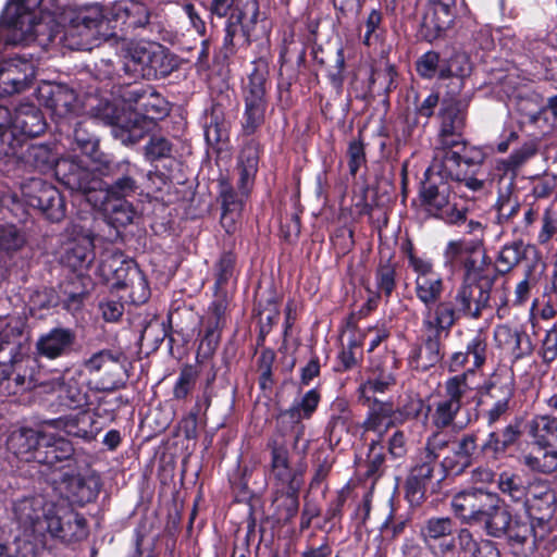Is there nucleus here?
Wrapping results in <instances>:
<instances>
[{
    "label": "nucleus",
    "mask_w": 557,
    "mask_h": 557,
    "mask_svg": "<svg viewBox=\"0 0 557 557\" xmlns=\"http://www.w3.org/2000/svg\"><path fill=\"white\" fill-rule=\"evenodd\" d=\"M478 437L468 433L451 443L450 453L443 458L441 466L445 473L461 474L472 463V457L478 448Z\"/></svg>",
    "instance_id": "obj_22"
},
{
    "label": "nucleus",
    "mask_w": 557,
    "mask_h": 557,
    "mask_svg": "<svg viewBox=\"0 0 557 557\" xmlns=\"http://www.w3.org/2000/svg\"><path fill=\"white\" fill-rule=\"evenodd\" d=\"M270 449V475L278 488L290 487L299 490L301 485V471L294 468L285 440L271 437L267 444Z\"/></svg>",
    "instance_id": "obj_14"
},
{
    "label": "nucleus",
    "mask_w": 557,
    "mask_h": 557,
    "mask_svg": "<svg viewBox=\"0 0 557 557\" xmlns=\"http://www.w3.org/2000/svg\"><path fill=\"white\" fill-rule=\"evenodd\" d=\"M505 517L504 525L498 533L487 535L496 539L505 536L512 547L527 546L523 554L528 555L530 553L532 532L534 531L533 521H531L529 517L524 519L518 516L511 517L510 512L506 508Z\"/></svg>",
    "instance_id": "obj_26"
},
{
    "label": "nucleus",
    "mask_w": 557,
    "mask_h": 557,
    "mask_svg": "<svg viewBox=\"0 0 557 557\" xmlns=\"http://www.w3.org/2000/svg\"><path fill=\"white\" fill-rule=\"evenodd\" d=\"M57 426L62 428L69 435L92 441L99 434L101 428L97 416L90 411H81L57 420Z\"/></svg>",
    "instance_id": "obj_30"
},
{
    "label": "nucleus",
    "mask_w": 557,
    "mask_h": 557,
    "mask_svg": "<svg viewBox=\"0 0 557 557\" xmlns=\"http://www.w3.org/2000/svg\"><path fill=\"white\" fill-rule=\"evenodd\" d=\"M41 435L42 432L27 428L13 431L7 442L8 449L22 461L36 462Z\"/></svg>",
    "instance_id": "obj_29"
},
{
    "label": "nucleus",
    "mask_w": 557,
    "mask_h": 557,
    "mask_svg": "<svg viewBox=\"0 0 557 557\" xmlns=\"http://www.w3.org/2000/svg\"><path fill=\"white\" fill-rule=\"evenodd\" d=\"M466 352L472 357V370L481 368L486 361L487 354V337L482 331L476 334L467 343Z\"/></svg>",
    "instance_id": "obj_57"
},
{
    "label": "nucleus",
    "mask_w": 557,
    "mask_h": 557,
    "mask_svg": "<svg viewBox=\"0 0 557 557\" xmlns=\"http://www.w3.org/2000/svg\"><path fill=\"white\" fill-rule=\"evenodd\" d=\"M364 405H368L369 411L362 428L366 432H373L381 438L393 425V405L388 401L379 400L366 403Z\"/></svg>",
    "instance_id": "obj_34"
},
{
    "label": "nucleus",
    "mask_w": 557,
    "mask_h": 557,
    "mask_svg": "<svg viewBox=\"0 0 557 557\" xmlns=\"http://www.w3.org/2000/svg\"><path fill=\"white\" fill-rule=\"evenodd\" d=\"M211 15L219 18H231L236 13L239 16H249L243 25V36L246 42L250 44V36L259 18V3L257 0H211L209 7Z\"/></svg>",
    "instance_id": "obj_20"
},
{
    "label": "nucleus",
    "mask_w": 557,
    "mask_h": 557,
    "mask_svg": "<svg viewBox=\"0 0 557 557\" xmlns=\"http://www.w3.org/2000/svg\"><path fill=\"white\" fill-rule=\"evenodd\" d=\"M123 99L132 112L119 114L115 107L106 102L96 115L104 124L112 126V135L123 145L140 141L153 121L169 113L168 101L152 86H133L123 94Z\"/></svg>",
    "instance_id": "obj_1"
},
{
    "label": "nucleus",
    "mask_w": 557,
    "mask_h": 557,
    "mask_svg": "<svg viewBox=\"0 0 557 557\" xmlns=\"http://www.w3.org/2000/svg\"><path fill=\"white\" fill-rule=\"evenodd\" d=\"M525 256L522 242L505 245L496 259L497 271L502 274L510 272Z\"/></svg>",
    "instance_id": "obj_52"
},
{
    "label": "nucleus",
    "mask_w": 557,
    "mask_h": 557,
    "mask_svg": "<svg viewBox=\"0 0 557 557\" xmlns=\"http://www.w3.org/2000/svg\"><path fill=\"white\" fill-rule=\"evenodd\" d=\"M438 143L441 147L453 148L463 144L466 108L460 101H445L440 112Z\"/></svg>",
    "instance_id": "obj_18"
},
{
    "label": "nucleus",
    "mask_w": 557,
    "mask_h": 557,
    "mask_svg": "<svg viewBox=\"0 0 557 557\" xmlns=\"http://www.w3.org/2000/svg\"><path fill=\"white\" fill-rule=\"evenodd\" d=\"M522 337L523 333L508 325H498L494 331L496 345L515 358H520L530 351V345L522 347Z\"/></svg>",
    "instance_id": "obj_41"
},
{
    "label": "nucleus",
    "mask_w": 557,
    "mask_h": 557,
    "mask_svg": "<svg viewBox=\"0 0 557 557\" xmlns=\"http://www.w3.org/2000/svg\"><path fill=\"white\" fill-rule=\"evenodd\" d=\"M27 141L28 140L10 124V126L0 131V158L14 157L20 161Z\"/></svg>",
    "instance_id": "obj_48"
},
{
    "label": "nucleus",
    "mask_w": 557,
    "mask_h": 557,
    "mask_svg": "<svg viewBox=\"0 0 557 557\" xmlns=\"http://www.w3.org/2000/svg\"><path fill=\"white\" fill-rule=\"evenodd\" d=\"M522 465L534 472L552 473L557 470V449L548 445L534 444L521 458Z\"/></svg>",
    "instance_id": "obj_37"
},
{
    "label": "nucleus",
    "mask_w": 557,
    "mask_h": 557,
    "mask_svg": "<svg viewBox=\"0 0 557 557\" xmlns=\"http://www.w3.org/2000/svg\"><path fill=\"white\" fill-rule=\"evenodd\" d=\"M537 151L536 144L533 141L524 143L519 149L515 150L507 159L497 162L498 170L506 172L516 171L529 159L535 156Z\"/></svg>",
    "instance_id": "obj_55"
},
{
    "label": "nucleus",
    "mask_w": 557,
    "mask_h": 557,
    "mask_svg": "<svg viewBox=\"0 0 557 557\" xmlns=\"http://www.w3.org/2000/svg\"><path fill=\"white\" fill-rule=\"evenodd\" d=\"M63 262L74 271L87 269L94 260L92 244L88 239L69 244L62 257Z\"/></svg>",
    "instance_id": "obj_42"
},
{
    "label": "nucleus",
    "mask_w": 557,
    "mask_h": 557,
    "mask_svg": "<svg viewBox=\"0 0 557 557\" xmlns=\"http://www.w3.org/2000/svg\"><path fill=\"white\" fill-rule=\"evenodd\" d=\"M456 522L450 517H431L420 529V535L428 549L435 557H446L456 549Z\"/></svg>",
    "instance_id": "obj_12"
},
{
    "label": "nucleus",
    "mask_w": 557,
    "mask_h": 557,
    "mask_svg": "<svg viewBox=\"0 0 557 557\" xmlns=\"http://www.w3.org/2000/svg\"><path fill=\"white\" fill-rule=\"evenodd\" d=\"M41 2L42 0H13L7 5L2 22L10 32L9 42L21 44L36 35L38 25L36 9Z\"/></svg>",
    "instance_id": "obj_9"
},
{
    "label": "nucleus",
    "mask_w": 557,
    "mask_h": 557,
    "mask_svg": "<svg viewBox=\"0 0 557 557\" xmlns=\"http://www.w3.org/2000/svg\"><path fill=\"white\" fill-rule=\"evenodd\" d=\"M541 493L542 500L545 505V512L536 517V519H531V521H533L534 531L532 532V539L530 541V553H533L535 549H541L542 544L550 535L552 531L549 519L554 511L553 504L555 496L552 491H548L545 486H542Z\"/></svg>",
    "instance_id": "obj_36"
},
{
    "label": "nucleus",
    "mask_w": 557,
    "mask_h": 557,
    "mask_svg": "<svg viewBox=\"0 0 557 557\" xmlns=\"http://www.w3.org/2000/svg\"><path fill=\"white\" fill-rule=\"evenodd\" d=\"M268 63L263 59L253 62V71L248 76V84L243 96H267Z\"/></svg>",
    "instance_id": "obj_53"
},
{
    "label": "nucleus",
    "mask_w": 557,
    "mask_h": 557,
    "mask_svg": "<svg viewBox=\"0 0 557 557\" xmlns=\"http://www.w3.org/2000/svg\"><path fill=\"white\" fill-rule=\"evenodd\" d=\"M52 536L64 541H78L87 535L85 518L69 507L54 506L46 529Z\"/></svg>",
    "instance_id": "obj_19"
},
{
    "label": "nucleus",
    "mask_w": 557,
    "mask_h": 557,
    "mask_svg": "<svg viewBox=\"0 0 557 557\" xmlns=\"http://www.w3.org/2000/svg\"><path fill=\"white\" fill-rule=\"evenodd\" d=\"M37 63L25 55H17L0 69V90L5 94L25 90L36 76Z\"/></svg>",
    "instance_id": "obj_17"
},
{
    "label": "nucleus",
    "mask_w": 557,
    "mask_h": 557,
    "mask_svg": "<svg viewBox=\"0 0 557 557\" xmlns=\"http://www.w3.org/2000/svg\"><path fill=\"white\" fill-rule=\"evenodd\" d=\"M461 154L450 150V148L442 147L438 150L425 171V175L438 177L440 180L447 181L448 178L457 181L462 173Z\"/></svg>",
    "instance_id": "obj_32"
},
{
    "label": "nucleus",
    "mask_w": 557,
    "mask_h": 557,
    "mask_svg": "<svg viewBox=\"0 0 557 557\" xmlns=\"http://www.w3.org/2000/svg\"><path fill=\"white\" fill-rule=\"evenodd\" d=\"M153 46L145 42L131 44L120 61L121 70L133 76H144L146 67H154L158 58Z\"/></svg>",
    "instance_id": "obj_28"
},
{
    "label": "nucleus",
    "mask_w": 557,
    "mask_h": 557,
    "mask_svg": "<svg viewBox=\"0 0 557 557\" xmlns=\"http://www.w3.org/2000/svg\"><path fill=\"white\" fill-rule=\"evenodd\" d=\"M319 401L320 394L317 389H310L299 399H295L288 409L282 410L276 416L277 434L273 437L284 438L288 432H294L295 445H297L305 432V425L301 421L304 419H309L313 414Z\"/></svg>",
    "instance_id": "obj_11"
},
{
    "label": "nucleus",
    "mask_w": 557,
    "mask_h": 557,
    "mask_svg": "<svg viewBox=\"0 0 557 557\" xmlns=\"http://www.w3.org/2000/svg\"><path fill=\"white\" fill-rule=\"evenodd\" d=\"M259 157L260 145L255 139L248 140L240 149L235 168L238 175V193L234 190L232 184L226 178L219 181L220 197L223 208L221 223L227 232L232 231L235 220L240 214L244 199L248 196L255 184Z\"/></svg>",
    "instance_id": "obj_3"
},
{
    "label": "nucleus",
    "mask_w": 557,
    "mask_h": 557,
    "mask_svg": "<svg viewBox=\"0 0 557 557\" xmlns=\"http://www.w3.org/2000/svg\"><path fill=\"white\" fill-rule=\"evenodd\" d=\"M397 283V264L389 259L381 260L374 273V285L379 296L389 298Z\"/></svg>",
    "instance_id": "obj_45"
},
{
    "label": "nucleus",
    "mask_w": 557,
    "mask_h": 557,
    "mask_svg": "<svg viewBox=\"0 0 557 557\" xmlns=\"http://www.w3.org/2000/svg\"><path fill=\"white\" fill-rule=\"evenodd\" d=\"M106 102H100L97 108H91L94 117H87L82 121H77L74 124L73 137L77 147L88 156H91L98 148V140L96 136L90 132L89 126L94 124V119H98L96 115L99 108H102ZM99 120H101L99 117Z\"/></svg>",
    "instance_id": "obj_43"
},
{
    "label": "nucleus",
    "mask_w": 557,
    "mask_h": 557,
    "mask_svg": "<svg viewBox=\"0 0 557 557\" xmlns=\"http://www.w3.org/2000/svg\"><path fill=\"white\" fill-rule=\"evenodd\" d=\"M382 21L383 15L380 10L373 9L364 21L363 27L366 28L362 37V42L368 46H375L381 41L382 37Z\"/></svg>",
    "instance_id": "obj_59"
},
{
    "label": "nucleus",
    "mask_w": 557,
    "mask_h": 557,
    "mask_svg": "<svg viewBox=\"0 0 557 557\" xmlns=\"http://www.w3.org/2000/svg\"><path fill=\"white\" fill-rule=\"evenodd\" d=\"M54 506L41 494L20 495L11 503L12 519L25 531H42Z\"/></svg>",
    "instance_id": "obj_10"
},
{
    "label": "nucleus",
    "mask_w": 557,
    "mask_h": 557,
    "mask_svg": "<svg viewBox=\"0 0 557 557\" xmlns=\"http://www.w3.org/2000/svg\"><path fill=\"white\" fill-rule=\"evenodd\" d=\"M454 14L449 4L441 0L430 1L421 23V33L428 41H433L450 27Z\"/></svg>",
    "instance_id": "obj_24"
},
{
    "label": "nucleus",
    "mask_w": 557,
    "mask_h": 557,
    "mask_svg": "<svg viewBox=\"0 0 557 557\" xmlns=\"http://www.w3.org/2000/svg\"><path fill=\"white\" fill-rule=\"evenodd\" d=\"M73 455L74 447L70 441L44 433L41 444L37 450L36 462L58 467V463L70 460Z\"/></svg>",
    "instance_id": "obj_27"
},
{
    "label": "nucleus",
    "mask_w": 557,
    "mask_h": 557,
    "mask_svg": "<svg viewBox=\"0 0 557 557\" xmlns=\"http://www.w3.org/2000/svg\"><path fill=\"white\" fill-rule=\"evenodd\" d=\"M47 104L53 115L60 120L58 123L61 131L66 124L71 125L72 120L85 111L75 91L64 85L51 88Z\"/></svg>",
    "instance_id": "obj_21"
},
{
    "label": "nucleus",
    "mask_w": 557,
    "mask_h": 557,
    "mask_svg": "<svg viewBox=\"0 0 557 557\" xmlns=\"http://www.w3.org/2000/svg\"><path fill=\"white\" fill-rule=\"evenodd\" d=\"M104 24L102 7L98 3L88 5L71 21L61 42L71 50H90Z\"/></svg>",
    "instance_id": "obj_7"
},
{
    "label": "nucleus",
    "mask_w": 557,
    "mask_h": 557,
    "mask_svg": "<svg viewBox=\"0 0 557 557\" xmlns=\"http://www.w3.org/2000/svg\"><path fill=\"white\" fill-rule=\"evenodd\" d=\"M11 124L26 139L41 135L47 123L42 112L32 103H23L15 109Z\"/></svg>",
    "instance_id": "obj_31"
},
{
    "label": "nucleus",
    "mask_w": 557,
    "mask_h": 557,
    "mask_svg": "<svg viewBox=\"0 0 557 557\" xmlns=\"http://www.w3.org/2000/svg\"><path fill=\"white\" fill-rule=\"evenodd\" d=\"M479 247L478 239H457L447 243L444 249V265L450 270L459 267L467 253L474 252Z\"/></svg>",
    "instance_id": "obj_47"
},
{
    "label": "nucleus",
    "mask_w": 557,
    "mask_h": 557,
    "mask_svg": "<svg viewBox=\"0 0 557 557\" xmlns=\"http://www.w3.org/2000/svg\"><path fill=\"white\" fill-rule=\"evenodd\" d=\"M333 411L337 410L338 413H333L331 416L327 430L332 437H339L341 434L348 429V423L350 421V412L347 409V406L344 401H338L333 405Z\"/></svg>",
    "instance_id": "obj_60"
},
{
    "label": "nucleus",
    "mask_w": 557,
    "mask_h": 557,
    "mask_svg": "<svg viewBox=\"0 0 557 557\" xmlns=\"http://www.w3.org/2000/svg\"><path fill=\"white\" fill-rule=\"evenodd\" d=\"M26 243L25 233L12 223H0V251L14 252Z\"/></svg>",
    "instance_id": "obj_54"
},
{
    "label": "nucleus",
    "mask_w": 557,
    "mask_h": 557,
    "mask_svg": "<svg viewBox=\"0 0 557 557\" xmlns=\"http://www.w3.org/2000/svg\"><path fill=\"white\" fill-rule=\"evenodd\" d=\"M30 359L13 357L9 362H0V394L10 396L35 386Z\"/></svg>",
    "instance_id": "obj_16"
},
{
    "label": "nucleus",
    "mask_w": 557,
    "mask_h": 557,
    "mask_svg": "<svg viewBox=\"0 0 557 557\" xmlns=\"http://www.w3.org/2000/svg\"><path fill=\"white\" fill-rule=\"evenodd\" d=\"M498 487L503 494L508 495L516 503H524L533 490V486L525 487L519 475L508 472H503L499 475Z\"/></svg>",
    "instance_id": "obj_50"
},
{
    "label": "nucleus",
    "mask_w": 557,
    "mask_h": 557,
    "mask_svg": "<svg viewBox=\"0 0 557 557\" xmlns=\"http://www.w3.org/2000/svg\"><path fill=\"white\" fill-rule=\"evenodd\" d=\"M443 335L424 332L420 346L413 348L408 357V364L412 370L424 372L442 360Z\"/></svg>",
    "instance_id": "obj_25"
},
{
    "label": "nucleus",
    "mask_w": 557,
    "mask_h": 557,
    "mask_svg": "<svg viewBox=\"0 0 557 557\" xmlns=\"http://www.w3.org/2000/svg\"><path fill=\"white\" fill-rule=\"evenodd\" d=\"M530 434L534 444L552 446L557 442V417L537 416L530 423Z\"/></svg>",
    "instance_id": "obj_44"
},
{
    "label": "nucleus",
    "mask_w": 557,
    "mask_h": 557,
    "mask_svg": "<svg viewBox=\"0 0 557 557\" xmlns=\"http://www.w3.org/2000/svg\"><path fill=\"white\" fill-rule=\"evenodd\" d=\"M22 196L27 206L38 209L48 200H59V190L41 178L33 177L22 185Z\"/></svg>",
    "instance_id": "obj_38"
},
{
    "label": "nucleus",
    "mask_w": 557,
    "mask_h": 557,
    "mask_svg": "<svg viewBox=\"0 0 557 557\" xmlns=\"http://www.w3.org/2000/svg\"><path fill=\"white\" fill-rule=\"evenodd\" d=\"M420 198L426 210L434 216L447 223H458L465 220V211L457 208L455 196L447 181L425 175L421 184Z\"/></svg>",
    "instance_id": "obj_8"
},
{
    "label": "nucleus",
    "mask_w": 557,
    "mask_h": 557,
    "mask_svg": "<svg viewBox=\"0 0 557 557\" xmlns=\"http://www.w3.org/2000/svg\"><path fill=\"white\" fill-rule=\"evenodd\" d=\"M396 72L393 65L384 64V66L376 67L372 71L370 83L374 88L385 92L395 88Z\"/></svg>",
    "instance_id": "obj_62"
},
{
    "label": "nucleus",
    "mask_w": 557,
    "mask_h": 557,
    "mask_svg": "<svg viewBox=\"0 0 557 557\" xmlns=\"http://www.w3.org/2000/svg\"><path fill=\"white\" fill-rule=\"evenodd\" d=\"M138 188L136 181L129 174L116 178L106 190V198L125 199L135 194Z\"/></svg>",
    "instance_id": "obj_61"
},
{
    "label": "nucleus",
    "mask_w": 557,
    "mask_h": 557,
    "mask_svg": "<svg viewBox=\"0 0 557 557\" xmlns=\"http://www.w3.org/2000/svg\"><path fill=\"white\" fill-rule=\"evenodd\" d=\"M280 490L282 495L275 499L277 503V515L280 516V519L288 521L294 518L298 511V490H293L290 487Z\"/></svg>",
    "instance_id": "obj_58"
},
{
    "label": "nucleus",
    "mask_w": 557,
    "mask_h": 557,
    "mask_svg": "<svg viewBox=\"0 0 557 557\" xmlns=\"http://www.w3.org/2000/svg\"><path fill=\"white\" fill-rule=\"evenodd\" d=\"M441 65H446V61H442L437 52L428 51L417 61V72L424 78H433L436 74L440 76Z\"/></svg>",
    "instance_id": "obj_64"
},
{
    "label": "nucleus",
    "mask_w": 557,
    "mask_h": 557,
    "mask_svg": "<svg viewBox=\"0 0 557 557\" xmlns=\"http://www.w3.org/2000/svg\"><path fill=\"white\" fill-rule=\"evenodd\" d=\"M58 159V153L53 152L49 146L27 143L20 161L41 172H47L54 169Z\"/></svg>",
    "instance_id": "obj_39"
},
{
    "label": "nucleus",
    "mask_w": 557,
    "mask_h": 557,
    "mask_svg": "<svg viewBox=\"0 0 557 557\" xmlns=\"http://www.w3.org/2000/svg\"><path fill=\"white\" fill-rule=\"evenodd\" d=\"M455 516L468 525H479L486 534H497L505 522V507L496 494L481 488L457 493L450 503Z\"/></svg>",
    "instance_id": "obj_4"
},
{
    "label": "nucleus",
    "mask_w": 557,
    "mask_h": 557,
    "mask_svg": "<svg viewBox=\"0 0 557 557\" xmlns=\"http://www.w3.org/2000/svg\"><path fill=\"white\" fill-rule=\"evenodd\" d=\"M470 72V64L466 55L455 54L446 61V65L440 67V78L446 79L451 76L465 77Z\"/></svg>",
    "instance_id": "obj_63"
},
{
    "label": "nucleus",
    "mask_w": 557,
    "mask_h": 557,
    "mask_svg": "<svg viewBox=\"0 0 557 557\" xmlns=\"http://www.w3.org/2000/svg\"><path fill=\"white\" fill-rule=\"evenodd\" d=\"M249 16H239V13L233 15L231 18L226 20L225 23V35L223 39L222 52L225 58H228L235 53V37L239 34H243V25H245L246 21Z\"/></svg>",
    "instance_id": "obj_56"
},
{
    "label": "nucleus",
    "mask_w": 557,
    "mask_h": 557,
    "mask_svg": "<svg viewBox=\"0 0 557 557\" xmlns=\"http://www.w3.org/2000/svg\"><path fill=\"white\" fill-rule=\"evenodd\" d=\"M447 441L435 434L430 437L420 451L406 480V498L411 505H420L425 497L434 470L437 466V450L447 446Z\"/></svg>",
    "instance_id": "obj_6"
},
{
    "label": "nucleus",
    "mask_w": 557,
    "mask_h": 557,
    "mask_svg": "<svg viewBox=\"0 0 557 557\" xmlns=\"http://www.w3.org/2000/svg\"><path fill=\"white\" fill-rule=\"evenodd\" d=\"M473 376L472 370L448 377L443 384V392L433 404L431 413L432 424L436 429H446L454 424L462 407L469 405L474 397V388L469 379Z\"/></svg>",
    "instance_id": "obj_5"
},
{
    "label": "nucleus",
    "mask_w": 557,
    "mask_h": 557,
    "mask_svg": "<svg viewBox=\"0 0 557 557\" xmlns=\"http://www.w3.org/2000/svg\"><path fill=\"white\" fill-rule=\"evenodd\" d=\"M482 404L499 401L509 404L513 396V379L508 371L495 372L481 388Z\"/></svg>",
    "instance_id": "obj_33"
},
{
    "label": "nucleus",
    "mask_w": 557,
    "mask_h": 557,
    "mask_svg": "<svg viewBox=\"0 0 557 557\" xmlns=\"http://www.w3.org/2000/svg\"><path fill=\"white\" fill-rule=\"evenodd\" d=\"M409 267L416 274L414 295L417 299L426 306L442 298L444 292V280L440 273L434 270L433 263L414 253L408 255Z\"/></svg>",
    "instance_id": "obj_13"
},
{
    "label": "nucleus",
    "mask_w": 557,
    "mask_h": 557,
    "mask_svg": "<svg viewBox=\"0 0 557 557\" xmlns=\"http://www.w3.org/2000/svg\"><path fill=\"white\" fill-rule=\"evenodd\" d=\"M205 138L209 145H216L228 138V123L220 109L213 108L205 121Z\"/></svg>",
    "instance_id": "obj_49"
},
{
    "label": "nucleus",
    "mask_w": 557,
    "mask_h": 557,
    "mask_svg": "<svg viewBox=\"0 0 557 557\" xmlns=\"http://www.w3.org/2000/svg\"><path fill=\"white\" fill-rule=\"evenodd\" d=\"M103 205L109 223L114 227H124L133 222L135 210L125 199L106 198Z\"/></svg>",
    "instance_id": "obj_46"
},
{
    "label": "nucleus",
    "mask_w": 557,
    "mask_h": 557,
    "mask_svg": "<svg viewBox=\"0 0 557 557\" xmlns=\"http://www.w3.org/2000/svg\"><path fill=\"white\" fill-rule=\"evenodd\" d=\"M60 404L70 409L81 408L87 404V395L73 376H62L55 383Z\"/></svg>",
    "instance_id": "obj_40"
},
{
    "label": "nucleus",
    "mask_w": 557,
    "mask_h": 557,
    "mask_svg": "<svg viewBox=\"0 0 557 557\" xmlns=\"http://www.w3.org/2000/svg\"><path fill=\"white\" fill-rule=\"evenodd\" d=\"M63 185L72 191L88 195L90 191L101 186V181L79 163L78 170L72 176L67 177Z\"/></svg>",
    "instance_id": "obj_51"
},
{
    "label": "nucleus",
    "mask_w": 557,
    "mask_h": 557,
    "mask_svg": "<svg viewBox=\"0 0 557 557\" xmlns=\"http://www.w3.org/2000/svg\"><path fill=\"white\" fill-rule=\"evenodd\" d=\"M85 369L94 375H100L97 382V389L112 392L122 385V362L121 355L103 349L95 352L84 362Z\"/></svg>",
    "instance_id": "obj_15"
},
{
    "label": "nucleus",
    "mask_w": 557,
    "mask_h": 557,
    "mask_svg": "<svg viewBox=\"0 0 557 557\" xmlns=\"http://www.w3.org/2000/svg\"><path fill=\"white\" fill-rule=\"evenodd\" d=\"M491 281L462 283L446 298L424 306L422 331L447 337L454 325L462 318L478 320L490 307Z\"/></svg>",
    "instance_id": "obj_2"
},
{
    "label": "nucleus",
    "mask_w": 557,
    "mask_h": 557,
    "mask_svg": "<svg viewBox=\"0 0 557 557\" xmlns=\"http://www.w3.org/2000/svg\"><path fill=\"white\" fill-rule=\"evenodd\" d=\"M76 335L73 330L54 327L41 334L36 342V354L50 360L66 356L72 350Z\"/></svg>",
    "instance_id": "obj_23"
},
{
    "label": "nucleus",
    "mask_w": 557,
    "mask_h": 557,
    "mask_svg": "<svg viewBox=\"0 0 557 557\" xmlns=\"http://www.w3.org/2000/svg\"><path fill=\"white\" fill-rule=\"evenodd\" d=\"M457 544L462 557H500L496 545L488 540H475L472 532L461 528L457 532Z\"/></svg>",
    "instance_id": "obj_35"
}]
</instances>
